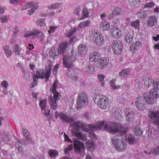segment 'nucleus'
<instances>
[{"label": "nucleus", "instance_id": "f8f14e48", "mask_svg": "<svg viewBox=\"0 0 159 159\" xmlns=\"http://www.w3.org/2000/svg\"><path fill=\"white\" fill-rule=\"evenodd\" d=\"M94 34L93 40L95 43L98 45L102 44L104 42V38L102 35L99 34V31L97 30L94 31Z\"/></svg>", "mask_w": 159, "mask_h": 159}, {"label": "nucleus", "instance_id": "6e6d98bb", "mask_svg": "<svg viewBox=\"0 0 159 159\" xmlns=\"http://www.w3.org/2000/svg\"><path fill=\"white\" fill-rule=\"evenodd\" d=\"M113 21L114 23V27H116V26L117 27H118L120 24L119 19L118 18L114 19L113 20Z\"/></svg>", "mask_w": 159, "mask_h": 159}, {"label": "nucleus", "instance_id": "6e6552de", "mask_svg": "<svg viewBox=\"0 0 159 159\" xmlns=\"http://www.w3.org/2000/svg\"><path fill=\"white\" fill-rule=\"evenodd\" d=\"M78 98L77 104L80 107H84L87 105V98L84 93L80 92Z\"/></svg>", "mask_w": 159, "mask_h": 159}, {"label": "nucleus", "instance_id": "3c124183", "mask_svg": "<svg viewBox=\"0 0 159 159\" xmlns=\"http://www.w3.org/2000/svg\"><path fill=\"white\" fill-rule=\"evenodd\" d=\"M69 76L73 81L76 82L78 79V76L74 74H71Z\"/></svg>", "mask_w": 159, "mask_h": 159}, {"label": "nucleus", "instance_id": "09e8293b", "mask_svg": "<svg viewBox=\"0 0 159 159\" xmlns=\"http://www.w3.org/2000/svg\"><path fill=\"white\" fill-rule=\"evenodd\" d=\"M73 148V146L72 144H70L69 146L65 148V153L66 154H68L70 152V151Z\"/></svg>", "mask_w": 159, "mask_h": 159}, {"label": "nucleus", "instance_id": "338daca9", "mask_svg": "<svg viewBox=\"0 0 159 159\" xmlns=\"http://www.w3.org/2000/svg\"><path fill=\"white\" fill-rule=\"evenodd\" d=\"M6 10L5 7H0V15H2L4 13V11Z\"/></svg>", "mask_w": 159, "mask_h": 159}, {"label": "nucleus", "instance_id": "5fc2aeb1", "mask_svg": "<svg viewBox=\"0 0 159 159\" xmlns=\"http://www.w3.org/2000/svg\"><path fill=\"white\" fill-rule=\"evenodd\" d=\"M93 70V68L91 66L89 65L85 68V70L86 72L88 73H91L92 70Z\"/></svg>", "mask_w": 159, "mask_h": 159}, {"label": "nucleus", "instance_id": "680f3d73", "mask_svg": "<svg viewBox=\"0 0 159 159\" xmlns=\"http://www.w3.org/2000/svg\"><path fill=\"white\" fill-rule=\"evenodd\" d=\"M33 79L34 80V83L33 85V87H35L37 85V80H36V79L38 78L36 76H35V75H33Z\"/></svg>", "mask_w": 159, "mask_h": 159}, {"label": "nucleus", "instance_id": "473e14b6", "mask_svg": "<svg viewBox=\"0 0 159 159\" xmlns=\"http://www.w3.org/2000/svg\"><path fill=\"white\" fill-rule=\"evenodd\" d=\"M130 5L133 7H137L140 4V0H129Z\"/></svg>", "mask_w": 159, "mask_h": 159}, {"label": "nucleus", "instance_id": "2f4dec72", "mask_svg": "<svg viewBox=\"0 0 159 159\" xmlns=\"http://www.w3.org/2000/svg\"><path fill=\"white\" fill-rule=\"evenodd\" d=\"M133 39V35L129 33H128L125 38V41L128 43H130L131 42Z\"/></svg>", "mask_w": 159, "mask_h": 159}, {"label": "nucleus", "instance_id": "7ed1b4c3", "mask_svg": "<svg viewBox=\"0 0 159 159\" xmlns=\"http://www.w3.org/2000/svg\"><path fill=\"white\" fill-rule=\"evenodd\" d=\"M58 82L57 80L55 81L53 84L52 87L51 89V91L53 94V96L50 95L49 97V102L51 104V106L52 108L54 110L57 109V101L59 100L60 96L58 95V93L56 91L57 86Z\"/></svg>", "mask_w": 159, "mask_h": 159}, {"label": "nucleus", "instance_id": "a211bd4d", "mask_svg": "<svg viewBox=\"0 0 159 159\" xmlns=\"http://www.w3.org/2000/svg\"><path fill=\"white\" fill-rule=\"evenodd\" d=\"M88 48L84 44L80 45L78 48V54L81 56L85 55L87 53L86 52Z\"/></svg>", "mask_w": 159, "mask_h": 159}, {"label": "nucleus", "instance_id": "f03ea898", "mask_svg": "<svg viewBox=\"0 0 159 159\" xmlns=\"http://www.w3.org/2000/svg\"><path fill=\"white\" fill-rule=\"evenodd\" d=\"M104 130L112 134L119 133L121 135L124 134L127 131V129L119 123H111L107 124L104 127Z\"/></svg>", "mask_w": 159, "mask_h": 159}, {"label": "nucleus", "instance_id": "39448f33", "mask_svg": "<svg viewBox=\"0 0 159 159\" xmlns=\"http://www.w3.org/2000/svg\"><path fill=\"white\" fill-rule=\"evenodd\" d=\"M94 101L95 103L102 109H106L109 106L108 100L105 96L97 95L95 96Z\"/></svg>", "mask_w": 159, "mask_h": 159}, {"label": "nucleus", "instance_id": "4468645a", "mask_svg": "<svg viewBox=\"0 0 159 159\" xmlns=\"http://www.w3.org/2000/svg\"><path fill=\"white\" fill-rule=\"evenodd\" d=\"M144 99L138 97L136 99V105L137 108L140 110H144L146 109V105Z\"/></svg>", "mask_w": 159, "mask_h": 159}, {"label": "nucleus", "instance_id": "de8ad7c7", "mask_svg": "<svg viewBox=\"0 0 159 159\" xmlns=\"http://www.w3.org/2000/svg\"><path fill=\"white\" fill-rule=\"evenodd\" d=\"M152 153L153 154L157 155L159 154V145L155 148L152 150Z\"/></svg>", "mask_w": 159, "mask_h": 159}, {"label": "nucleus", "instance_id": "4d7b16f0", "mask_svg": "<svg viewBox=\"0 0 159 159\" xmlns=\"http://www.w3.org/2000/svg\"><path fill=\"white\" fill-rule=\"evenodd\" d=\"M5 53L7 57L11 56L12 54V51L10 49L7 50L5 52Z\"/></svg>", "mask_w": 159, "mask_h": 159}, {"label": "nucleus", "instance_id": "774afa93", "mask_svg": "<svg viewBox=\"0 0 159 159\" xmlns=\"http://www.w3.org/2000/svg\"><path fill=\"white\" fill-rule=\"evenodd\" d=\"M16 38L15 36H13L11 40V43H15L16 42Z\"/></svg>", "mask_w": 159, "mask_h": 159}, {"label": "nucleus", "instance_id": "f257e3e1", "mask_svg": "<svg viewBox=\"0 0 159 159\" xmlns=\"http://www.w3.org/2000/svg\"><path fill=\"white\" fill-rule=\"evenodd\" d=\"M73 130L72 131V135L76 137L78 139L84 141L87 139V137L85 135L78 132L79 129H80L83 131L88 132L89 130L93 131L95 130L101 129L104 125L103 122L101 121L95 125H86L80 122H74L73 123Z\"/></svg>", "mask_w": 159, "mask_h": 159}, {"label": "nucleus", "instance_id": "cd10ccee", "mask_svg": "<svg viewBox=\"0 0 159 159\" xmlns=\"http://www.w3.org/2000/svg\"><path fill=\"white\" fill-rule=\"evenodd\" d=\"M130 73V70L129 69H123L121 72L120 73L119 75L120 76L126 77L128 76Z\"/></svg>", "mask_w": 159, "mask_h": 159}, {"label": "nucleus", "instance_id": "9b49d317", "mask_svg": "<svg viewBox=\"0 0 159 159\" xmlns=\"http://www.w3.org/2000/svg\"><path fill=\"white\" fill-rule=\"evenodd\" d=\"M74 150L77 153L81 154L85 150L84 144L83 142L77 140L75 141L74 144Z\"/></svg>", "mask_w": 159, "mask_h": 159}, {"label": "nucleus", "instance_id": "ea45409f", "mask_svg": "<svg viewBox=\"0 0 159 159\" xmlns=\"http://www.w3.org/2000/svg\"><path fill=\"white\" fill-rule=\"evenodd\" d=\"M153 87L154 89L156 90L159 89V80H155L153 82Z\"/></svg>", "mask_w": 159, "mask_h": 159}, {"label": "nucleus", "instance_id": "20e7f679", "mask_svg": "<svg viewBox=\"0 0 159 159\" xmlns=\"http://www.w3.org/2000/svg\"><path fill=\"white\" fill-rule=\"evenodd\" d=\"M68 44V43H64L59 45L58 49L52 48L49 52L51 56L54 59H57L59 54H63L66 52Z\"/></svg>", "mask_w": 159, "mask_h": 159}, {"label": "nucleus", "instance_id": "2eb2a0df", "mask_svg": "<svg viewBox=\"0 0 159 159\" xmlns=\"http://www.w3.org/2000/svg\"><path fill=\"white\" fill-rule=\"evenodd\" d=\"M141 43L139 42L136 41L134 43L131 44L129 47L130 52L134 53L136 52L141 47Z\"/></svg>", "mask_w": 159, "mask_h": 159}, {"label": "nucleus", "instance_id": "49530a36", "mask_svg": "<svg viewBox=\"0 0 159 159\" xmlns=\"http://www.w3.org/2000/svg\"><path fill=\"white\" fill-rule=\"evenodd\" d=\"M37 24L41 26H44L45 25L44 23V19H42L40 20H38L36 22Z\"/></svg>", "mask_w": 159, "mask_h": 159}, {"label": "nucleus", "instance_id": "a878e982", "mask_svg": "<svg viewBox=\"0 0 159 159\" xmlns=\"http://www.w3.org/2000/svg\"><path fill=\"white\" fill-rule=\"evenodd\" d=\"M125 139L128 142V143L130 144H134L136 143V139L134 136L132 135H129L128 137L126 136Z\"/></svg>", "mask_w": 159, "mask_h": 159}, {"label": "nucleus", "instance_id": "4be33fe9", "mask_svg": "<svg viewBox=\"0 0 159 159\" xmlns=\"http://www.w3.org/2000/svg\"><path fill=\"white\" fill-rule=\"evenodd\" d=\"M121 31L118 29V27H113L112 32V36L116 38H119L121 35Z\"/></svg>", "mask_w": 159, "mask_h": 159}, {"label": "nucleus", "instance_id": "a18cd8bd", "mask_svg": "<svg viewBox=\"0 0 159 159\" xmlns=\"http://www.w3.org/2000/svg\"><path fill=\"white\" fill-rule=\"evenodd\" d=\"M115 14H121V13L122 12V10L118 7L115 8L114 11L113 12Z\"/></svg>", "mask_w": 159, "mask_h": 159}, {"label": "nucleus", "instance_id": "7c9ffc66", "mask_svg": "<svg viewBox=\"0 0 159 159\" xmlns=\"http://www.w3.org/2000/svg\"><path fill=\"white\" fill-rule=\"evenodd\" d=\"M22 133L24 136H25V139L28 141H30L31 140L30 139V133L27 129L24 128H22Z\"/></svg>", "mask_w": 159, "mask_h": 159}, {"label": "nucleus", "instance_id": "ddd939ff", "mask_svg": "<svg viewBox=\"0 0 159 159\" xmlns=\"http://www.w3.org/2000/svg\"><path fill=\"white\" fill-rule=\"evenodd\" d=\"M39 105L42 111V113L45 114L46 116H49L50 110L47 108L46 99L41 100L39 103Z\"/></svg>", "mask_w": 159, "mask_h": 159}, {"label": "nucleus", "instance_id": "dca6fc26", "mask_svg": "<svg viewBox=\"0 0 159 159\" xmlns=\"http://www.w3.org/2000/svg\"><path fill=\"white\" fill-rule=\"evenodd\" d=\"M109 60L107 58H101L99 61L97 63V66L100 69L105 68L108 64Z\"/></svg>", "mask_w": 159, "mask_h": 159}, {"label": "nucleus", "instance_id": "37998d69", "mask_svg": "<svg viewBox=\"0 0 159 159\" xmlns=\"http://www.w3.org/2000/svg\"><path fill=\"white\" fill-rule=\"evenodd\" d=\"M76 28H73L72 29L70 30L68 34L66 35V36L68 38H70L73 34H74L76 32Z\"/></svg>", "mask_w": 159, "mask_h": 159}, {"label": "nucleus", "instance_id": "bb28decb", "mask_svg": "<svg viewBox=\"0 0 159 159\" xmlns=\"http://www.w3.org/2000/svg\"><path fill=\"white\" fill-rule=\"evenodd\" d=\"M70 54H71L69 57H67V58L69 61H70L73 63V62L75 61L77 58L76 52L72 51Z\"/></svg>", "mask_w": 159, "mask_h": 159}, {"label": "nucleus", "instance_id": "69168bd1", "mask_svg": "<svg viewBox=\"0 0 159 159\" xmlns=\"http://www.w3.org/2000/svg\"><path fill=\"white\" fill-rule=\"evenodd\" d=\"M81 11V8L80 7H77L75 11V13L77 15L79 14V13Z\"/></svg>", "mask_w": 159, "mask_h": 159}, {"label": "nucleus", "instance_id": "58836bf2", "mask_svg": "<svg viewBox=\"0 0 159 159\" xmlns=\"http://www.w3.org/2000/svg\"><path fill=\"white\" fill-rule=\"evenodd\" d=\"M131 25L135 29H139V21L138 20L132 22L131 24Z\"/></svg>", "mask_w": 159, "mask_h": 159}, {"label": "nucleus", "instance_id": "1a4fd4ad", "mask_svg": "<svg viewBox=\"0 0 159 159\" xmlns=\"http://www.w3.org/2000/svg\"><path fill=\"white\" fill-rule=\"evenodd\" d=\"M159 95L157 93V92L155 89H152L150 90L149 95L146 96H144V98L146 102L149 104H152L154 99L157 98Z\"/></svg>", "mask_w": 159, "mask_h": 159}, {"label": "nucleus", "instance_id": "bf43d9fd", "mask_svg": "<svg viewBox=\"0 0 159 159\" xmlns=\"http://www.w3.org/2000/svg\"><path fill=\"white\" fill-rule=\"evenodd\" d=\"M1 85L4 88L6 89L9 85L8 83L6 80L3 81L1 83Z\"/></svg>", "mask_w": 159, "mask_h": 159}, {"label": "nucleus", "instance_id": "a19ab883", "mask_svg": "<svg viewBox=\"0 0 159 159\" xmlns=\"http://www.w3.org/2000/svg\"><path fill=\"white\" fill-rule=\"evenodd\" d=\"M126 119L127 120L129 121H133L134 119V114L133 112L130 114V115H129L128 116H125Z\"/></svg>", "mask_w": 159, "mask_h": 159}, {"label": "nucleus", "instance_id": "f704fd0d", "mask_svg": "<svg viewBox=\"0 0 159 159\" xmlns=\"http://www.w3.org/2000/svg\"><path fill=\"white\" fill-rule=\"evenodd\" d=\"M14 51L15 55L17 56H20L21 55L22 49L20 48H19V46L18 45H16L14 48Z\"/></svg>", "mask_w": 159, "mask_h": 159}, {"label": "nucleus", "instance_id": "6ab92c4d", "mask_svg": "<svg viewBox=\"0 0 159 159\" xmlns=\"http://www.w3.org/2000/svg\"><path fill=\"white\" fill-rule=\"evenodd\" d=\"M40 32L39 30L35 29L31 31H28L24 36L25 37H29L31 36L39 37Z\"/></svg>", "mask_w": 159, "mask_h": 159}, {"label": "nucleus", "instance_id": "5701e85b", "mask_svg": "<svg viewBox=\"0 0 159 159\" xmlns=\"http://www.w3.org/2000/svg\"><path fill=\"white\" fill-rule=\"evenodd\" d=\"M60 118L61 121L64 122L70 123L73 121V119L67 116L65 114L61 113Z\"/></svg>", "mask_w": 159, "mask_h": 159}, {"label": "nucleus", "instance_id": "9d476101", "mask_svg": "<svg viewBox=\"0 0 159 159\" xmlns=\"http://www.w3.org/2000/svg\"><path fill=\"white\" fill-rule=\"evenodd\" d=\"M122 43L119 40H114L111 45L112 48L116 54H120L122 52Z\"/></svg>", "mask_w": 159, "mask_h": 159}, {"label": "nucleus", "instance_id": "603ef678", "mask_svg": "<svg viewBox=\"0 0 159 159\" xmlns=\"http://www.w3.org/2000/svg\"><path fill=\"white\" fill-rule=\"evenodd\" d=\"M154 4L153 2H149L146 3L144 6V7L145 8H150L154 6Z\"/></svg>", "mask_w": 159, "mask_h": 159}, {"label": "nucleus", "instance_id": "aec40b11", "mask_svg": "<svg viewBox=\"0 0 159 159\" xmlns=\"http://www.w3.org/2000/svg\"><path fill=\"white\" fill-rule=\"evenodd\" d=\"M100 55L99 53L97 52H94L92 53L89 55L90 60L92 61L97 62L99 59Z\"/></svg>", "mask_w": 159, "mask_h": 159}, {"label": "nucleus", "instance_id": "c85d7f7f", "mask_svg": "<svg viewBox=\"0 0 159 159\" xmlns=\"http://www.w3.org/2000/svg\"><path fill=\"white\" fill-rule=\"evenodd\" d=\"M134 133L135 135L142 136L143 135V132L139 126L136 127L134 129Z\"/></svg>", "mask_w": 159, "mask_h": 159}, {"label": "nucleus", "instance_id": "e2e57ef3", "mask_svg": "<svg viewBox=\"0 0 159 159\" xmlns=\"http://www.w3.org/2000/svg\"><path fill=\"white\" fill-rule=\"evenodd\" d=\"M57 28L56 26H51L50 27V30L48 31V32L49 33L53 32Z\"/></svg>", "mask_w": 159, "mask_h": 159}, {"label": "nucleus", "instance_id": "0e129e2a", "mask_svg": "<svg viewBox=\"0 0 159 159\" xmlns=\"http://www.w3.org/2000/svg\"><path fill=\"white\" fill-rule=\"evenodd\" d=\"M97 77L100 81H102L104 79L105 76L103 75H99Z\"/></svg>", "mask_w": 159, "mask_h": 159}, {"label": "nucleus", "instance_id": "13d9d810", "mask_svg": "<svg viewBox=\"0 0 159 159\" xmlns=\"http://www.w3.org/2000/svg\"><path fill=\"white\" fill-rule=\"evenodd\" d=\"M0 20L2 23H5L7 21L8 18L7 16H3L0 19Z\"/></svg>", "mask_w": 159, "mask_h": 159}, {"label": "nucleus", "instance_id": "864d4df0", "mask_svg": "<svg viewBox=\"0 0 159 159\" xmlns=\"http://www.w3.org/2000/svg\"><path fill=\"white\" fill-rule=\"evenodd\" d=\"M33 3L32 2H30L27 4H25L24 6V9H27L32 7L33 6Z\"/></svg>", "mask_w": 159, "mask_h": 159}, {"label": "nucleus", "instance_id": "052dcab7", "mask_svg": "<svg viewBox=\"0 0 159 159\" xmlns=\"http://www.w3.org/2000/svg\"><path fill=\"white\" fill-rule=\"evenodd\" d=\"M89 147L93 149L95 148L96 147V145L95 143L92 141H91L89 142Z\"/></svg>", "mask_w": 159, "mask_h": 159}, {"label": "nucleus", "instance_id": "c756f323", "mask_svg": "<svg viewBox=\"0 0 159 159\" xmlns=\"http://www.w3.org/2000/svg\"><path fill=\"white\" fill-rule=\"evenodd\" d=\"M90 23V21H83L80 23L78 27V29L79 28L80 29H82L84 28H85L88 26Z\"/></svg>", "mask_w": 159, "mask_h": 159}, {"label": "nucleus", "instance_id": "412c9836", "mask_svg": "<svg viewBox=\"0 0 159 159\" xmlns=\"http://www.w3.org/2000/svg\"><path fill=\"white\" fill-rule=\"evenodd\" d=\"M63 63L65 67L70 69L73 67V65L72 63L67 58V57L63 56Z\"/></svg>", "mask_w": 159, "mask_h": 159}, {"label": "nucleus", "instance_id": "e433bc0d", "mask_svg": "<svg viewBox=\"0 0 159 159\" xmlns=\"http://www.w3.org/2000/svg\"><path fill=\"white\" fill-rule=\"evenodd\" d=\"M48 154L50 157L55 158L57 156L58 152L56 150H50L49 151Z\"/></svg>", "mask_w": 159, "mask_h": 159}, {"label": "nucleus", "instance_id": "b1692460", "mask_svg": "<svg viewBox=\"0 0 159 159\" xmlns=\"http://www.w3.org/2000/svg\"><path fill=\"white\" fill-rule=\"evenodd\" d=\"M110 26V24L108 22L104 21L101 23L100 25V27L102 30H106L109 29Z\"/></svg>", "mask_w": 159, "mask_h": 159}, {"label": "nucleus", "instance_id": "c03bdc74", "mask_svg": "<svg viewBox=\"0 0 159 159\" xmlns=\"http://www.w3.org/2000/svg\"><path fill=\"white\" fill-rule=\"evenodd\" d=\"M152 83V80L151 78H148V79L146 80V81H144V84L146 87H149L150 85H151Z\"/></svg>", "mask_w": 159, "mask_h": 159}, {"label": "nucleus", "instance_id": "393cba45", "mask_svg": "<svg viewBox=\"0 0 159 159\" xmlns=\"http://www.w3.org/2000/svg\"><path fill=\"white\" fill-rule=\"evenodd\" d=\"M113 142V145L115 146L116 149L118 151H124V149H125V147L124 146V144L122 142H121V143H120V144H116L115 142Z\"/></svg>", "mask_w": 159, "mask_h": 159}, {"label": "nucleus", "instance_id": "8fccbe9b", "mask_svg": "<svg viewBox=\"0 0 159 159\" xmlns=\"http://www.w3.org/2000/svg\"><path fill=\"white\" fill-rule=\"evenodd\" d=\"M16 149L20 153H23L24 151V149L23 147L21 146H20L18 144H16Z\"/></svg>", "mask_w": 159, "mask_h": 159}, {"label": "nucleus", "instance_id": "c9c22d12", "mask_svg": "<svg viewBox=\"0 0 159 159\" xmlns=\"http://www.w3.org/2000/svg\"><path fill=\"white\" fill-rule=\"evenodd\" d=\"M90 10V9L88 10L86 8H84L82 11V18L88 17L89 16V12Z\"/></svg>", "mask_w": 159, "mask_h": 159}, {"label": "nucleus", "instance_id": "79ce46f5", "mask_svg": "<svg viewBox=\"0 0 159 159\" xmlns=\"http://www.w3.org/2000/svg\"><path fill=\"white\" fill-rule=\"evenodd\" d=\"M124 112L125 116L130 115V114L133 112L132 110L129 107H127L124 110Z\"/></svg>", "mask_w": 159, "mask_h": 159}, {"label": "nucleus", "instance_id": "423d86ee", "mask_svg": "<svg viewBox=\"0 0 159 159\" xmlns=\"http://www.w3.org/2000/svg\"><path fill=\"white\" fill-rule=\"evenodd\" d=\"M51 72V69L50 67H48L46 70V72H44V70H38L36 71V75H35L38 78L43 79L45 78L46 82L49 80Z\"/></svg>", "mask_w": 159, "mask_h": 159}, {"label": "nucleus", "instance_id": "4c0bfd02", "mask_svg": "<svg viewBox=\"0 0 159 159\" xmlns=\"http://www.w3.org/2000/svg\"><path fill=\"white\" fill-rule=\"evenodd\" d=\"M63 5L62 3H56L49 6V8L52 9H58L61 7Z\"/></svg>", "mask_w": 159, "mask_h": 159}, {"label": "nucleus", "instance_id": "72a5a7b5", "mask_svg": "<svg viewBox=\"0 0 159 159\" xmlns=\"http://www.w3.org/2000/svg\"><path fill=\"white\" fill-rule=\"evenodd\" d=\"M116 80L115 79H113L110 81V86L112 88L113 90L116 89H119L120 87L119 85H116L115 84Z\"/></svg>", "mask_w": 159, "mask_h": 159}, {"label": "nucleus", "instance_id": "f3484780", "mask_svg": "<svg viewBox=\"0 0 159 159\" xmlns=\"http://www.w3.org/2000/svg\"><path fill=\"white\" fill-rule=\"evenodd\" d=\"M157 19L153 16H149L147 19V25L148 27H151L156 24Z\"/></svg>", "mask_w": 159, "mask_h": 159}, {"label": "nucleus", "instance_id": "0eeeda50", "mask_svg": "<svg viewBox=\"0 0 159 159\" xmlns=\"http://www.w3.org/2000/svg\"><path fill=\"white\" fill-rule=\"evenodd\" d=\"M148 116L149 118V120L153 124L156 125L159 123V112L154 111H148Z\"/></svg>", "mask_w": 159, "mask_h": 159}]
</instances>
